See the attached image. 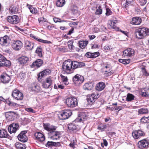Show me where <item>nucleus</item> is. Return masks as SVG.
Segmentation results:
<instances>
[{
	"instance_id": "nucleus-1",
	"label": "nucleus",
	"mask_w": 149,
	"mask_h": 149,
	"mask_svg": "<svg viewBox=\"0 0 149 149\" xmlns=\"http://www.w3.org/2000/svg\"><path fill=\"white\" fill-rule=\"evenodd\" d=\"M149 33V29L145 27L138 29L136 32V38L139 39L143 38Z\"/></svg>"
},
{
	"instance_id": "nucleus-2",
	"label": "nucleus",
	"mask_w": 149,
	"mask_h": 149,
	"mask_svg": "<svg viewBox=\"0 0 149 149\" xmlns=\"http://www.w3.org/2000/svg\"><path fill=\"white\" fill-rule=\"evenodd\" d=\"M63 70L68 74L71 73L72 68V61L70 60L65 61L62 65Z\"/></svg>"
},
{
	"instance_id": "nucleus-3",
	"label": "nucleus",
	"mask_w": 149,
	"mask_h": 149,
	"mask_svg": "<svg viewBox=\"0 0 149 149\" xmlns=\"http://www.w3.org/2000/svg\"><path fill=\"white\" fill-rule=\"evenodd\" d=\"M65 103L68 107H75L77 105V99L73 97H68L66 100Z\"/></svg>"
},
{
	"instance_id": "nucleus-4",
	"label": "nucleus",
	"mask_w": 149,
	"mask_h": 149,
	"mask_svg": "<svg viewBox=\"0 0 149 149\" xmlns=\"http://www.w3.org/2000/svg\"><path fill=\"white\" fill-rule=\"evenodd\" d=\"M73 81L76 86H79L84 82V78L83 76L79 74H77L73 77Z\"/></svg>"
},
{
	"instance_id": "nucleus-5",
	"label": "nucleus",
	"mask_w": 149,
	"mask_h": 149,
	"mask_svg": "<svg viewBox=\"0 0 149 149\" xmlns=\"http://www.w3.org/2000/svg\"><path fill=\"white\" fill-rule=\"evenodd\" d=\"M12 95L15 99L18 100H22L24 97L23 94L17 89H15L13 91Z\"/></svg>"
},
{
	"instance_id": "nucleus-6",
	"label": "nucleus",
	"mask_w": 149,
	"mask_h": 149,
	"mask_svg": "<svg viewBox=\"0 0 149 149\" xmlns=\"http://www.w3.org/2000/svg\"><path fill=\"white\" fill-rule=\"evenodd\" d=\"M10 65V61L7 60L5 57L0 54V68L5 66L8 67Z\"/></svg>"
},
{
	"instance_id": "nucleus-7",
	"label": "nucleus",
	"mask_w": 149,
	"mask_h": 149,
	"mask_svg": "<svg viewBox=\"0 0 149 149\" xmlns=\"http://www.w3.org/2000/svg\"><path fill=\"white\" fill-rule=\"evenodd\" d=\"M56 130H53V131L49 133V137L53 140H57L59 139L61 137V134L60 132L56 131Z\"/></svg>"
},
{
	"instance_id": "nucleus-8",
	"label": "nucleus",
	"mask_w": 149,
	"mask_h": 149,
	"mask_svg": "<svg viewBox=\"0 0 149 149\" xmlns=\"http://www.w3.org/2000/svg\"><path fill=\"white\" fill-rule=\"evenodd\" d=\"M100 95V94L96 92L93 93L91 95H88L87 100L88 103L90 104H92L95 102V99L99 97Z\"/></svg>"
},
{
	"instance_id": "nucleus-9",
	"label": "nucleus",
	"mask_w": 149,
	"mask_h": 149,
	"mask_svg": "<svg viewBox=\"0 0 149 149\" xmlns=\"http://www.w3.org/2000/svg\"><path fill=\"white\" fill-rule=\"evenodd\" d=\"M72 114V113L70 110H63L61 112L59 117L60 119L64 120L68 119Z\"/></svg>"
},
{
	"instance_id": "nucleus-10",
	"label": "nucleus",
	"mask_w": 149,
	"mask_h": 149,
	"mask_svg": "<svg viewBox=\"0 0 149 149\" xmlns=\"http://www.w3.org/2000/svg\"><path fill=\"white\" fill-rule=\"evenodd\" d=\"M7 20L9 22L12 24H16L19 21V17L16 15L8 16Z\"/></svg>"
},
{
	"instance_id": "nucleus-11",
	"label": "nucleus",
	"mask_w": 149,
	"mask_h": 149,
	"mask_svg": "<svg viewBox=\"0 0 149 149\" xmlns=\"http://www.w3.org/2000/svg\"><path fill=\"white\" fill-rule=\"evenodd\" d=\"M87 113L86 112H81L78 114L76 120L77 122H83L87 119Z\"/></svg>"
},
{
	"instance_id": "nucleus-12",
	"label": "nucleus",
	"mask_w": 149,
	"mask_h": 149,
	"mask_svg": "<svg viewBox=\"0 0 149 149\" xmlns=\"http://www.w3.org/2000/svg\"><path fill=\"white\" fill-rule=\"evenodd\" d=\"M19 125L17 123H13L11 124L8 127V130L10 133H15L18 129Z\"/></svg>"
},
{
	"instance_id": "nucleus-13",
	"label": "nucleus",
	"mask_w": 149,
	"mask_h": 149,
	"mask_svg": "<svg viewBox=\"0 0 149 149\" xmlns=\"http://www.w3.org/2000/svg\"><path fill=\"white\" fill-rule=\"evenodd\" d=\"M26 133V131H22L18 135L17 137L18 140L20 141L23 142H25L27 141L28 139L25 135Z\"/></svg>"
},
{
	"instance_id": "nucleus-14",
	"label": "nucleus",
	"mask_w": 149,
	"mask_h": 149,
	"mask_svg": "<svg viewBox=\"0 0 149 149\" xmlns=\"http://www.w3.org/2000/svg\"><path fill=\"white\" fill-rule=\"evenodd\" d=\"M134 53L135 51L134 49L129 48L123 51V56L124 57H130L133 56Z\"/></svg>"
},
{
	"instance_id": "nucleus-15",
	"label": "nucleus",
	"mask_w": 149,
	"mask_h": 149,
	"mask_svg": "<svg viewBox=\"0 0 149 149\" xmlns=\"http://www.w3.org/2000/svg\"><path fill=\"white\" fill-rule=\"evenodd\" d=\"M144 135V132L140 130H136L132 133V136L135 139H139Z\"/></svg>"
},
{
	"instance_id": "nucleus-16",
	"label": "nucleus",
	"mask_w": 149,
	"mask_h": 149,
	"mask_svg": "<svg viewBox=\"0 0 149 149\" xmlns=\"http://www.w3.org/2000/svg\"><path fill=\"white\" fill-rule=\"evenodd\" d=\"M149 145V142L146 139H144L138 142L137 146L139 148L143 149L148 147Z\"/></svg>"
},
{
	"instance_id": "nucleus-17",
	"label": "nucleus",
	"mask_w": 149,
	"mask_h": 149,
	"mask_svg": "<svg viewBox=\"0 0 149 149\" xmlns=\"http://www.w3.org/2000/svg\"><path fill=\"white\" fill-rule=\"evenodd\" d=\"M22 47V43L20 41L17 40L13 42L12 47L14 50H19Z\"/></svg>"
},
{
	"instance_id": "nucleus-18",
	"label": "nucleus",
	"mask_w": 149,
	"mask_h": 149,
	"mask_svg": "<svg viewBox=\"0 0 149 149\" xmlns=\"http://www.w3.org/2000/svg\"><path fill=\"white\" fill-rule=\"evenodd\" d=\"M52 83V81L50 77H48L46 79L45 81L42 83L43 87L45 88H49L51 86Z\"/></svg>"
},
{
	"instance_id": "nucleus-19",
	"label": "nucleus",
	"mask_w": 149,
	"mask_h": 149,
	"mask_svg": "<svg viewBox=\"0 0 149 149\" xmlns=\"http://www.w3.org/2000/svg\"><path fill=\"white\" fill-rule=\"evenodd\" d=\"M51 72V71L49 69H46L40 72L38 75V80L39 81L41 80L42 78L49 75Z\"/></svg>"
},
{
	"instance_id": "nucleus-20",
	"label": "nucleus",
	"mask_w": 149,
	"mask_h": 149,
	"mask_svg": "<svg viewBox=\"0 0 149 149\" xmlns=\"http://www.w3.org/2000/svg\"><path fill=\"white\" fill-rule=\"evenodd\" d=\"M10 39L8 36H5L0 38V44L2 45H7L9 44Z\"/></svg>"
},
{
	"instance_id": "nucleus-21",
	"label": "nucleus",
	"mask_w": 149,
	"mask_h": 149,
	"mask_svg": "<svg viewBox=\"0 0 149 149\" xmlns=\"http://www.w3.org/2000/svg\"><path fill=\"white\" fill-rule=\"evenodd\" d=\"M18 62L20 64H26L29 61V58L26 56H22L18 59Z\"/></svg>"
},
{
	"instance_id": "nucleus-22",
	"label": "nucleus",
	"mask_w": 149,
	"mask_h": 149,
	"mask_svg": "<svg viewBox=\"0 0 149 149\" xmlns=\"http://www.w3.org/2000/svg\"><path fill=\"white\" fill-rule=\"evenodd\" d=\"M43 62L42 60L38 59L36 60L35 62H33L31 65L32 68H38L41 66L43 64Z\"/></svg>"
},
{
	"instance_id": "nucleus-23",
	"label": "nucleus",
	"mask_w": 149,
	"mask_h": 149,
	"mask_svg": "<svg viewBox=\"0 0 149 149\" xmlns=\"http://www.w3.org/2000/svg\"><path fill=\"white\" fill-rule=\"evenodd\" d=\"M116 22L112 20H110L108 22V28L110 29H114L116 30H118V28L116 27Z\"/></svg>"
},
{
	"instance_id": "nucleus-24",
	"label": "nucleus",
	"mask_w": 149,
	"mask_h": 149,
	"mask_svg": "<svg viewBox=\"0 0 149 149\" xmlns=\"http://www.w3.org/2000/svg\"><path fill=\"white\" fill-rule=\"evenodd\" d=\"M1 82L4 84L8 83L10 80V76L6 74L4 75H1Z\"/></svg>"
},
{
	"instance_id": "nucleus-25",
	"label": "nucleus",
	"mask_w": 149,
	"mask_h": 149,
	"mask_svg": "<svg viewBox=\"0 0 149 149\" xmlns=\"http://www.w3.org/2000/svg\"><path fill=\"white\" fill-rule=\"evenodd\" d=\"M34 136L37 140L40 141H43L45 139V137L42 133L38 132L35 133Z\"/></svg>"
},
{
	"instance_id": "nucleus-26",
	"label": "nucleus",
	"mask_w": 149,
	"mask_h": 149,
	"mask_svg": "<svg viewBox=\"0 0 149 149\" xmlns=\"http://www.w3.org/2000/svg\"><path fill=\"white\" fill-rule=\"evenodd\" d=\"M68 128L69 130L73 131L76 130L77 131L80 129L79 126L73 123H70L68 124Z\"/></svg>"
},
{
	"instance_id": "nucleus-27",
	"label": "nucleus",
	"mask_w": 149,
	"mask_h": 149,
	"mask_svg": "<svg viewBox=\"0 0 149 149\" xmlns=\"http://www.w3.org/2000/svg\"><path fill=\"white\" fill-rule=\"evenodd\" d=\"M16 114L13 111H9L5 113V116L10 120H12L14 119Z\"/></svg>"
},
{
	"instance_id": "nucleus-28",
	"label": "nucleus",
	"mask_w": 149,
	"mask_h": 149,
	"mask_svg": "<svg viewBox=\"0 0 149 149\" xmlns=\"http://www.w3.org/2000/svg\"><path fill=\"white\" fill-rule=\"evenodd\" d=\"M85 65L84 63L82 62H79L77 61H72V69H76L77 68H81Z\"/></svg>"
},
{
	"instance_id": "nucleus-29",
	"label": "nucleus",
	"mask_w": 149,
	"mask_h": 149,
	"mask_svg": "<svg viewBox=\"0 0 149 149\" xmlns=\"http://www.w3.org/2000/svg\"><path fill=\"white\" fill-rule=\"evenodd\" d=\"M105 87V85L103 82H101L97 84L95 87L96 90L99 91L103 90Z\"/></svg>"
},
{
	"instance_id": "nucleus-30",
	"label": "nucleus",
	"mask_w": 149,
	"mask_h": 149,
	"mask_svg": "<svg viewBox=\"0 0 149 149\" xmlns=\"http://www.w3.org/2000/svg\"><path fill=\"white\" fill-rule=\"evenodd\" d=\"M142 22L141 18L138 17H135L132 18V24L133 25H138L140 24Z\"/></svg>"
},
{
	"instance_id": "nucleus-31",
	"label": "nucleus",
	"mask_w": 149,
	"mask_h": 149,
	"mask_svg": "<svg viewBox=\"0 0 149 149\" xmlns=\"http://www.w3.org/2000/svg\"><path fill=\"white\" fill-rule=\"evenodd\" d=\"M93 83L90 82L86 83L83 86V88L85 90H91L93 89Z\"/></svg>"
},
{
	"instance_id": "nucleus-32",
	"label": "nucleus",
	"mask_w": 149,
	"mask_h": 149,
	"mask_svg": "<svg viewBox=\"0 0 149 149\" xmlns=\"http://www.w3.org/2000/svg\"><path fill=\"white\" fill-rule=\"evenodd\" d=\"M43 126L44 129L49 132L53 131V130H56V127L55 126H50L49 124H44Z\"/></svg>"
},
{
	"instance_id": "nucleus-33",
	"label": "nucleus",
	"mask_w": 149,
	"mask_h": 149,
	"mask_svg": "<svg viewBox=\"0 0 149 149\" xmlns=\"http://www.w3.org/2000/svg\"><path fill=\"white\" fill-rule=\"evenodd\" d=\"M15 146L17 149H25L26 148V146L24 144L19 142H16L15 144Z\"/></svg>"
},
{
	"instance_id": "nucleus-34",
	"label": "nucleus",
	"mask_w": 149,
	"mask_h": 149,
	"mask_svg": "<svg viewBox=\"0 0 149 149\" xmlns=\"http://www.w3.org/2000/svg\"><path fill=\"white\" fill-rule=\"evenodd\" d=\"M135 96L132 94L128 93L127 94L126 100L128 102H131L134 100Z\"/></svg>"
},
{
	"instance_id": "nucleus-35",
	"label": "nucleus",
	"mask_w": 149,
	"mask_h": 149,
	"mask_svg": "<svg viewBox=\"0 0 149 149\" xmlns=\"http://www.w3.org/2000/svg\"><path fill=\"white\" fill-rule=\"evenodd\" d=\"M88 43V42L87 41H81L79 42V45L80 47L83 49L85 47Z\"/></svg>"
},
{
	"instance_id": "nucleus-36",
	"label": "nucleus",
	"mask_w": 149,
	"mask_h": 149,
	"mask_svg": "<svg viewBox=\"0 0 149 149\" xmlns=\"http://www.w3.org/2000/svg\"><path fill=\"white\" fill-rule=\"evenodd\" d=\"M25 46L29 47L30 49L31 50L33 48L34 44L33 43L31 42L28 40L25 41Z\"/></svg>"
},
{
	"instance_id": "nucleus-37",
	"label": "nucleus",
	"mask_w": 149,
	"mask_h": 149,
	"mask_svg": "<svg viewBox=\"0 0 149 149\" xmlns=\"http://www.w3.org/2000/svg\"><path fill=\"white\" fill-rule=\"evenodd\" d=\"M8 136L7 132L4 130H0V138H6Z\"/></svg>"
},
{
	"instance_id": "nucleus-38",
	"label": "nucleus",
	"mask_w": 149,
	"mask_h": 149,
	"mask_svg": "<svg viewBox=\"0 0 149 149\" xmlns=\"http://www.w3.org/2000/svg\"><path fill=\"white\" fill-rule=\"evenodd\" d=\"M65 0H58L56 2V6L58 7L63 6L65 4Z\"/></svg>"
},
{
	"instance_id": "nucleus-39",
	"label": "nucleus",
	"mask_w": 149,
	"mask_h": 149,
	"mask_svg": "<svg viewBox=\"0 0 149 149\" xmlns=\"http://www.w3.org/2000/svg\"><path fill=\"white\" fill-rule=\"evenodd\" d=\"M96 10L95 12V14L96 15H100L102 13V9L101 6H99L98 7H96Z\"/></svg>"
},
{
	"instance_id": "nucleus-40",
	"label": "nucleus",
	"mask_w": 149,
	"mask_h": 149,
	"mask_svg": "<svg viewBox=\"0 0 149 149\" xmlns=\"http://www.w3.org/2000/svg\"><path fill=\"white\" fill-rule=\"evenodd\" d=\"M148 110L146 108H141L138 110V112L140 114H145L147 113Z\"/></svg>"
},
{
	"instance_id": "nucleus-41",
	"label": "nucleus",
	"mask_w": 149,
	"mask_h": 149,
	"mask_svg": "<svg viewBox=\"0 0 149 149\" xmlns=\"http://www.w3.org/2000/svg\"><path fill=\"white\" fill-rule=\"evenodd\" d=\"M26 6L29 9L30 12L32 14H34L36 13V12L35 9L32 6H31V5H30L29 4H27L26 5Z\"/></svg>"
},
{
	"instance_id": "nucleus-42",
	"label": "nucleus",
	"mask_w": 149,
	"mask_h": 149,
	"mask_svg": "<svg viewBox=\"0 0 149 149\" xmlns=\"http://www.w3.org/2000/svg\"><path fill=\"white\" fill-rule=\"evenodd\" d=\"M118 61L119 62L124 64H127L129 63L130 62V59H119Z\"/></svg>"
},
{
	"instance_id": "nucleus-43",
	"label": "nucleus",
	"mask_w": 149,
	"mask_h": 149,
	"mask_svg": "<svg viewBox=\"0 0 149 149\" xmlns=\"http://www.w3.org/2000/svg\"><path fill=\"white\" fill-rule=\"evenodd\" d=\"M33 88L36 92H39L41 91V89L39 86L38 84L35 85Z\"/></svg>"
},
{
	"instance_id": "nucleus-44",
	"label": "nucleus",
	"mask_w": 149,
	"mask_h": 149,
	"mask_svg": "<svg viewBox=\"0 0 149 149\" xmlns=\"http://www.w3.org/2000/svg\"><path fill=\"white\" fill-rule=\"evenodd\" d=\"M56 143L52 141H48L47 144L45 145L47 147H52L55 146L56 145Z\"/></svg>"
},
{
	"instance_id": "nucleus-45",
	"label": "nucleus",
	"mask_w": 149,
	"mask_h": 149,
	"mask_svg": "<svg viewBox=\"0 0 149 149\" xmlns=\"http://www.w3.org/2000/svg\"><path fill=\"white\" fill-rule=\"evenodd\" d=\"M7 104H8V105L10 106H17L18 104L15 103H14L13 102H11L10 101L8 100L7 102Z\"/></svg>"
},
{
	"instance_id": "nucleus-46",
	"label": "nucleus",
	"mask_w": 149,
	"mask_h": 149,
	"mask_svg": "<svg viewBox=\"0 0 149 149\" xmlns=\"http://www.w3.org/2000/svg\"><path fill=\"white\" fill-rule=\"evenodd\" d=\"M54 21L56 22H66V21H65L63 20H61L59 18H58L56 17H54L53 18Z\"/></svg>"
},
{
	"instance_id": "nucleus-47",
	"label": "nucleus",
	"mask_w": 149,
	"mask_h": 149,
	"mask_svg": "<svg viewBox=\"0 0 149 149\" xmlns=\"http://www.w3.org/2000/svg\"><path fill=\"white\" fill-rule=\"evenodd\" d=\"M131 4V1H129V0H127L126 1L125 4H123V7L124 8H126L129 5H130Z\"/></svg>"
},
{
	"instance_id": "nucleus-48",
	"label": "nucleus",
	"mask_w": 149,
	"mask_h": 149,
	"mask_svg": "<svg viewBox=\"0 0 149 149\" xmlns=\"http://www.w3.org/2000/svg\"><path fill=\"white\" fill-rule=\"evenodd\" d=\"M38 41L39 42L49 44L51 43V42L49 41L44 40L41 39H38Z\"/></svg>"
},
{
	"instance_id": "nucleus-49",
	"label": "nucleus",
	"mask_w": 149,
	"mask_h": 149,
	"mask_svg": "<svg viewBox=\"0 0 149 149\" xmlns=\"http://www.w3.org/2000/svg\"><path fill=\"white\" fill-rule=\"evenodd\" d=\"M100 55L98 52H96L94 53H92V58H94L97 57Z\"/></svg>"
},
{
	"instance_id": "nucleus-50",
	"label": "nucleus",
	"mask_w": 149,
	"mask_h": 149,
	"mask_svg": "<svg viewBox=\"0 0 149 149\" xmlns=\"http://www.w3.org/2000/svg\"><path fill=\"white\" fill-rule=\"evenodd\" d=\"M106 15L107 16L109 15H111L112 13V12L111 11V10L109 8H107L106 9Z\"/></svg>"
},
{
	"instance_id": "nucleus-51",
	"label": "nucleus",
	"mask_w": 149,
	"mask_h": 149,
	"mask_svg": "<svg viewBox=\"0 0 149 149\" xmlns=\"http://www.w3.org/2000/svg\"><path fill=\"white\" fill-rule=\"evenodd\" d=\"M25 110L29 112L34 113H36V111L31 108H26L25 109Z\"/></svg>"
},
{
	"instance_id": "nucleus-52",
	"label": "nucleus",
	"mask_w": 149,
	"mask_h": 149,
	"mask_svg": "<svg viewBox=\"0 0 149 149\" xmlns=\"http://www.w3.org/2000/svg\"><path fill=\"white\" fill-rule=\"evenodd\" d=\"M139 2L141 6H143L147 2L146 0H139Z\"/></svg>"
},
{
	"instance_id": "nucleus-53",
	"label": "nucleus",
	"mask_w": 149,
	"mask_h": 149,
	"mask_svg": "<svg viewBox=\"0 0 149 149\" xmlns=\"http://www.w3.org/2000/svg\"><path fill=\"white\" fill-rule=\"evenodd\" d=\"M60 76L61 77L62 81L63 82H65L67 81L68 79L67 77L63 76L62 74H61Z\"/></svg>"
},
{
	"instance_id": "nucleus-54",
	"label": "nucleus",
	"mask_w": 149,
	"mask_h": 149,
	"mask_svg": "<svg viewBox=\"0 0 149 149\" xmlns=\"http://www.w3.org/2000/svg\"><path fill=\"white\" fill-rule=\"evenodd\" d=\"M107 126L106 125H100L98 127V129L101 130L102 131H103L106 128Z\"/></svg>"
},
{
	"instance_id": "nucleus-55",
	"label": "nucleus",
	"mask_w": 149,
	"mask_h": 149,
	"mask_svg": "<svg viewBox=\"0 0 149 149\" xmlns=\"http://www.w3.org/2000/svg\"><path fill=\"white\" fill-rule=\"evenodd\" d=\"M141 95L143 97H147L148 96V92H143L142 91Z\"/></svg>"
},
{
	"instance_id": "nucleus-56",
	"label": "nucleus",
	"mask_w": 149,
	"mask_h": 149,
	"mask_svg": "<svg viewBox=\"0 0 149 149\" xmlns=\"http://www.w3.org/2000/svg\"><path fill=\"white\" fill-rule=\"evenodd\" d=\"M142 71L143 73V75L146 76H148L149 75V74L147 72L145 68H142Z\"/></svg>"
},
{
	"instance_id": "nucleus-57",
	"label": "nucleus",
	"mask_w": 149,
	"mask_h": 149,
	"mask_svg": "<svg viewBox=\"0 0 149 149\" xmlns=\"http://www.w3.org/2000/svg\"><path fill=\"white\" fill-rule=\"evenodd\" d=\"M105 68L106 69H108V70H105V72H106L108 73L110 71L111 68V67L110 65H106L105 66Z\"/></svg>"
},
{
	"instance_id": "nucleus-58",
	"label": "nucleus",
	"mask_w": 149,
	"mask_h": 149,
	"mask_svg": "<svg viewBox=\"0 0 149 149\" xmlns=\"http://www.w3.org/2000/svg\"><path fill=\"white\" fill-rule=\"evenodd\" d=\"M104 49L106 50H110L111 49V46L110 45H106L104 47Z\"/></svg>"
},
{
	"instance_id": "nucleus-59",
	"label": "nucleus",
	"mask_w": 149,
	"mask_h": 149,
	"mask_svg": "<svg viewBox=\"0 0 149 149\" xmlns=\"http://www.w3.org/2000/svg\"><path fill=\"white\" fill-rule=\"evenodd\" d=\"M38 21L39 22H47V20L43 17H40L38 19Z\"/></svg>"
},
{
	"instance_id": "nucleus-60",
	"label": "nucleus",
	"mask_w": 149,
	"mask_h": 149,
	"mask_svg": "<svg viewBox=\"0 0 149 149\" xmlns=\"http://www.w3.org/2000/svg\"><path fill=\"white\" fill-rule=\"evenodd\" d=\"M103 144L102 143H101V146L102 147H104V145L105 146H107L108 145V143L106 139H103Z\"/></svg>"
},
{
	"instance_id": "nucleus-61",
	"label": "nucleus",
	"mask_w": 149,
	"mask_h": 149,
	"mask_svg": "<svg viewBox=\"0 0 149 149\" xmlns=\"http://www.w3.org/2000/svg\"><path fill=\"white\" fill-rule=\"evenodd\" d=\"M85 56L88 58H92V53L87 52Z\"/></svg>"
},
{
	"instance_id": "nucleus-62",
	"label": "nucleus",
	"mask_w": 149,
	"mask_h": 149,
	"mask_svg": "<svg viewBox=\"0 0 149 149\" xmlns=\"http://www.w3.org/2000/svg\"><path fill=\"white\" fill-rule=\"evenodd\" d=\"M42 52V49L41 47H38L37 48L36 50V52L37 53H40Z\"/></svg>"
},
{
	"instance_id": "nucleus-63",
	"label": "nucleus",
	"mask_w": 149,
	"mask_h": 149,
	"mask_svg": "<svg viewBox=\"0 0 149 149\" xmlns=\"http://www.w3.org/2000/svg\"><path fill=\"white\" fill-rule=\"evenodd\" d=\"M145 117H143L141 119V121L143 123H146V119Z\"/></svg>"
},
{
	"instance_id": "nucleus-64",
	"label": "nucleus",
	"mask_w": 149,
	"mask_h": 149,
	"mask_svg": "<svg viewBox=\"0 0 149 149\" xmlns=\"http://www.w3.org/2000/svg\"><path fill=\"white\" fill-rule=\"evenodd\" d=\"M30 36L31 37L37 40H38V39H39V38H36L34 35L33 34H31Z\"/></svg>"
}]
</instances>
